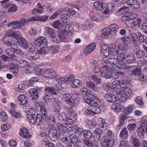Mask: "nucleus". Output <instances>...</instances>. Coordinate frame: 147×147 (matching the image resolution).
<instances>
[{
  "label": "nucleus",
  "instance_id": "3",
  "mask_svg": "<svg viewBox=\"0 0 147 147\" xmlns=\"http://www.w3.org/2000/svg\"><path fill=\"white\" fill-rule=\"evenodd\" d=\"M33 21V17L29 18L27 20L25 18H22L19 20H16L10 22L8 24L7 26L8 27H10L15 25L16 26V27L14 28L13 26V28L21 29L22 26H25L29 22Z\"/></svg>",
  "mask_w": 147,
  "mask_h": 147
},
{
  "label": "nucleus",
  "instance_id": "61",
  "mask_svg": "<svg viewBox=\"0 0 147 147\" xmlns=\"http://www.w3.org/2000/svg\"><path fill=\"white\" fill-rule=\"evenodd\" d=\"M91 79L97 84H99L101 83L100 79V78L97 77L96 76L94 75H92L91 76Z\"/></svg>",
  "mask_w": 147,
  "mask_h": 147
},
{
  "label": "nucleus",
  "instance_id": "55",
  "mask_svg": "<svg viewBox=\"0 0 147 147\" xmlns=\"http://www.w3.org/2000/svg\"><path fill=\"white\" fill-rule=\"evenodd\" d=\"M127 62L129 63H132L134 62L136 57L133 54H130L127 56Z\"/></svg>",
  "mask_w": 147,
  "mask_h": 147
},
{
  "label": "nucleus",
  "instance_id": "34",
  "mask_svg": "<svg viewBox=\"0 0 147 147\" xmlns=\"http://www.w3.org/2000/svg\"><path fill=\"white\" fill-rule=\"evenodd\" d=\"M30 98L31 100H36L38 98V95L36 92L35 89H31L29 90Z\"/></svg>",
  "mask_w": 147,
  "mask_h": 147
},
{
  "label": "nucleus",
  "instance_id": "56",
  "mask_svg": "<svg viewBox=\"0 0 147 147\" xmlns=\"http://www.w3.org/2000/svg\"><path fill=\"white\" fill-rule=\"evenodd\" d=\"M45 28L46 30V32L48 33L49 36H52L54 34L55 30L53 28L49 27H45Z\"/></svg>",
  "mask_w": 147,
  "mask_h": 147
},
{
  "label": "nucleus",
  "instance_id": "20",
  "mask_svg": "<svg viewBox=\"0 0 147 147\" xmlns=\"http://www.w3.org/2000/svg\"><path fill=\"white\" fill-rule=\"evenodd\" d=\"M114 140L112 139H106L101 143V145L102 147H111L114 144Z\"/></svg>",
  "mask_w": 147,
  "mask_h": 147
},
{
  "label": "nucleus",
  "instance_id": "18",
  "mask_svg": "<svg viewBox=\"0 0 147 147\" xmlns=\"http://www.w3.org/2000/svg\"><path fill=\"white\" fill-rule=\"evenodd\" d=\"M17 62L19 64V66L20 67H26L27 68H26L25 69L26 70V73H30L29 71V69H30V67H31L29 65L28 62L22 59L18 60Z\"/></svg>",
  "mask_w": 147,
  "mask_h": 147
},
{
  "label": "nucleus",
  "instance_id": "10",
  "mask_svg": "<svg viewBox=\"0 0 147 147\" xmlns=\"http://www.w3.org/2000/svg\"><path fill=\"white\" fill-rule=\"evenodd\" d=\"M42 75L45 78L51 79L57 78L55 71L51 68L45 69L42 71Z\"/></svg>",
  "mask_w": 147,
  "mask_h": 147
},
{
  "label": "nucleus",
  "instance_id": "5",
  "mask_svg": "<svg viewBox=\"0 0 147 147\" xmlns=\"http://www.w3.org/2000/svg\"><path fill=\"white\" fill-rule=\"evenodd\" d=\"M27 117L29 122L31 124H35L36 125H40L42 121L41 115L40 114L27 115Z\"/></svg>",
  "mask_w": 147,
  "mask_h": 147
},
{
  "label": "nucleus",
  "instance_id": "7",
  "mask_svg": "<svg viewBox=\"0 0 147 147\" xmlns=\"http://www.w3.org/2000/svg\"><path fill=\"white\" fill-rule=\"evenodd\" d=\"M110 68L107 65H104L100 69V75L102 77L106 78H112V72L111 73Z\"/></svg>",
  "mask_w": 147,
  "mask_h": 147
},
{
  "label": "nucleus",
  "instance_id": "59",
  "mask_svg": "<svg viewBox=\"0 0 147 147\" xmlns=\"http://www.w3.org/2000/svg\"><path fill=\"white\" fill-rule=\"evenodd\" d=\"M121 39L124 44L126 45H128L131 43L129 37H122Z\"/></svg>",
  "mask_w": 147,
  "mask_h": 147
},
{
  "label": "nucleus",
  "instance_id": "11",
  "mask_svg": "<svg viewBox=\"0 0 147 147\" xmlns=\"http://www.w3.org/2000/svg\"><path fill=\"white\" fill-rule=\"evenodd\" d=\"M141 122L140 126L137 129L139 135L143 136L145 133H147V122L146 123L145 119H142Z\"/></svg>",
  "mask_w": 147,
  "mask_h": 147
},
{
  "label": "nucleus",
  "instance_id": "27",
  "mask_svg": "<svg viewBox=\"0 0 147 147\" xmlns=\"http://www.w3.org/2000/svg\"><path fill=\"white\" fill-rule=\"evenodd\" d=\"M124 73L121 71H113L112 72V78L114 79H116L119 78H121L124 76Z\"/></svg>",
  "mask_w": 147,
  "mask_h": 147
},
{
  "label": "nucleus",
  "instance_id": "54",
  "mask_svg": "<svg viewBox=\"0 0 147 147\" xmlns=\"http://www.w3.org/2000/svg\"><path fill=\"white\" fill-rule=\"evenodd\" d=\"M53 98V96L51 94H49L45 92L43 96V98L45 100H50Z\"/></svg>",
  "mask_w": 147,
  "mask_h": 147
},
{
  "label": "nucleus",
  "instance_id": "24",
  "mask_svg": "<svg viewBox=\"0 0 147 147\" xmlns=\"http://www.w3.org/2000/svg\"><path fill=\"white\" fill-rule=\"evenodd\" d=\"M57 131V135L60 137L63 136L67 131V128L63 125V124L59 125Z\"/></svg>",
  "mask_w": 147,
  "mask_h": 147
},
{
  "label": "nucleus",
  "instance_id": "9",
  "mask_svg": "<svg viewBox=\"0 0 147 147\" xmlns=\"http://www.w3.org/2000/svg\"><path fill=\"white\" fill-rule=\"evenodd\" d=\"M142 21L140 18L129 19L126 23V24L130 28H133L137 26L140 27Z\"/></svg>",
  "mask_w": 147,
  "mask_h": 147
},
{
  "label": "nucleus",
  "instance_id": "8",
  "mask_svg": "<svg viewBox=\"0 0 147 147\" xmlns=\"http://www.w3.org/2000/svg\"><path fill=\"white\" fill-rule=\"evenodd\" d=\"M126 57V55L124 53H120L117 56V59L119 61L118 64L120 66L119 67L123 70L126 69L128 68V67L125 65L126 61H124Z\"/></svg>",
  "mask_w": 147,
  "mask_h": 147
},
{
  "label": "nucleus",
  "instance_id": "62",
  "mask_svg": "<svg viewBox=\"0 0 147 147\" xmlns=\"http://www.w3.org/2000/svg\"><path fill=\"white\" fill-rule=\"evenodd\" d=\"M71 96L69 94H65L63 97V100L66 102H68L69 101L71 100Z\"/></svg>",
  "mask_w": 147,
  "mask_h": 147
},
{
  "label": "nucleus",
  "instance_id": "29",
  "mask_svg": "<svg viewBox=\"0 0 147 147\" xmlns=\"http://www.w3.org/2000/svg\"><path fill=\"white\" fill-rule=\"evenodd\" d=\"M44 90L46 93L51 94L52 95H56L58 90L52 87L47 86L45 87Z\"/></svg>",
  "mask_w": 147,
  "mask_h": 147
},
{
  "label": "nucleus",
  "instance_id": "1",
  "mask_svg": "<svg viewBox=\"0 0 147 147\" xmlns=\"http://www.w3.org/2000/svg\"><path fill=\"white\" fill-rule=\"evenodd\" d=\"M120 82L121 89H118L115 92L117 94V97L119 100L121 102H124L128 97H129L131 95L132 89L130 84L127 83L126 81L122 80Z\"/></svg>",
  "mask_w": 147,
  "mask_h": 147
},
{
  "label": "nucleus",
  "instance_id": "15",
  "mask_svg": "<svg viewBox=\"0 0 147 147\" xmlns=\"http://www.w3.org/2000/svg\"><path fill=\"white\" fill-rule=\"evenodd\" d=\"M15 38L13 40L16 41L21 46L23 47L25 49H27L28 47V43L24 37H13Z\"/></svg>",
  "mask_w": 147,
  "mask_h": 147
},
{
  "label": "nucleus",
  "instance_id": "40",
  "mask_svg": "<svg viewBox=\"0 0 147 147\" xmlns=\"http://www.w3.org/2000/svg\"><path fill=\"white\" fill-rule=\"evenodd\" d=\"M15 38L13 37L12 38L10 37H4L3 41L5 45L9 46L12 42H15V41L13 40Z\"/></svg>",
  "mask_w": 147,
  "mask_h": 147
},
{
  "label": "nucleus",
  "instance_id": "60",
  "mask_svg": "<svg viewBox=\"0 0 147 147\" xmlns=\"http://www.w3.org/2000/svg\"><path fill=\"white\" fill-rule=\"evenodd\" d=\"M113 86L114 88H116V89H119V87L121 88V83L118 81H115L113 83Z\"/></svg>",
  "mask_w": 147,
  "mask_h": 147
},
{
  "label": "nucleus",
  "instance_id": "48",
  "mask_svg": "<svg viewBox=\"0 0 147 147\" xmlns=\"http://www.w3.org/2000/svg\"><path fill=\"white\" fill-rule=\"evenodd\" d=\"M74 79V76L73 75H70L68 77L65 78V83L70 84L72 83Z\"/></svg>",
  "mask_w": 147,
  "mask_h": 147
},
{
  "label": "nucleus",
  "instance_id": "4",
  "mask_svg": "<svg viewBox=\"0 0 147 147\" xmlns=\"http://www.w3.org/2000/svg\"><path fill=\"white\" fill-rule=\"evenodd\" d=\"M118 46V48L116 47L115 44L113 43L111 44L110 46V51L109 50V49L102 51L105 57H107L110 54L113 56H115L117 54V50L119 49L121 50L123 49V48L121 47V44H119Z\"/></svg>",
  "mask_w": 147,
  "mask_h": 147
},
{
  "label": "nucleus",
  "instance_id": "39",
  "mask_svg": "<svg viewBox=\"0 0 147 147\" xmlns=\"http://www.w3.org/2000/svg\"><path fill=\"white\" fill-rule=\"evenodd\" d=\"M139 48L137 47V48L135 49H138V51H135V54H136L137 57L139 58H141L144 57L145 55V52L143 50H138V49Z\"/></svg>",
  "mask_w": 147,
  "mask_h": 147
},
{
  "label": "nucleus",
  "instance_id": "2",
  "mask_svg": "<svg viewBox=\"0 0 147 147\" xmlns=\"http://www.w3.org/2000/svg\"><path fill=\"white\" fill-rule=\"evenodd\" d=\"M52 25L55 28L63 29V34L65 36H70L73 34V30L69 25H66L65 27V29H64V26H63V24L59 22L58 21H57L54 22L52 23Z\"/></svg>",
  "mask_w": 147,
  "mask_h": 147
},
{
  "label": "nucleus",
  "instance_id": "25",
  "mask_svg": "<svg viewBox=\"0 0 147 147\" xmlns=\"http://www.w3.org/2000/svg\"><path fill=\"white\" fill-rule=\"evenodd\" d=\"M19 104L21 105H24L27 104L28 102V98L23 94H20L18 96Z\"/></svg>",
  "mask_w": 147,
  "mask_h": 147
},
{
  "label": "nucleus",
  "instance_id": "57",
  "mask_svg": "<svg viewBox=\"0 0 147 147\" xmlns=\"http://www.w3.org/2000/svg\"><path fill=\"white\" fill-rule=\"evenodd\" d=\"M65 10L66 12L68 13L67 14L70 16L74 15L76 13L75 11L72 8L66 7Z\"/></svg>",
  "mask_w": 147,
  "mask_h": 147
},
{
  "label": "nucleus",
  "instance_id": "35",
  "mask_svg": "<svg viewBox=\"0 0 147 147\" xmlns=\"http://www.w3.org/2000/svg\"><path fill=\"white\" fill-rule=\"evenodd\" d=\"M5 8H7V12L8 13H12L16 11L17 10V7L14 4H9L7 5Z\"/></svg>",
  "mask_w": 147,
  "mask_h": 147
},
{
  "label": "nucleus",
  "instance_id": "41",
  "mask_svg": "<svg viewBox=\"0 0 147 147\" xmlns=\"http://www.w3.org/2000/svg\"><path fill=\"white\" fill-rule=\"evenodd\" d=\"M128 136V132L126 128H124L121 131L120 137L122 139H126Z\"/></svg>",
  "mask_w": 147,
  "mask_h": 147
},
{
  "label": "nucleus",
  "instance_id": "17",
  "mask_svg": "<svg viewBox=\"0 0 147 147\" xmlns=\"http://www.w3.org/2000/svg\"><path fill=\"white\" fill-rule=\"evenodd\" d=\"M19 134L22 137L26 139L29 138L31 137L28 129L24 127L20 129Z\"/></svg>",
  "mask_w": 147,
  "mask_h": 147
},
{
  "label": "nucleus",
  "instance_id": "63",
  "mask_svg": "<svg viewBox=\"0 0 147 147\" xmlns=\"http://www.w3.org/2000/svg\"><path fill=\"white\" fill-rule=\"evenodd\" d=\"M132 106H130L125 108L124 110L126 113L129 114L132 112Z\"/></svg>",
  "mask_w": 147,
  "mask_h": 147
},
{
  "label": "nucleus",
  "instance_id": "6",
  "mask_svg": "<svg viewBox=\"0 0 147 147\" xmlns=\"http://www.w3.org/2000/svg\"><path fill=\"white\" fill-rule=\"evenodd\" d=\"M84 102L91 106H100V102L97 98L92 94H89L88 97L84 99Z\"/></svg>",
  "mask_w": 147,
  "mask_h": 147
},
{
  "label": "nucleus",
  "instance_id": "38",
  "mask_svg": "<svg viewBox=\"0 0 147 147\" xmlns=\"http://www.w3.org/2000/svg\"><path fill=\"white\" fill-rule=\"evenodd\" d=\"M59 103L60 102L59 100H55L53 107L55 112L58 113L60 112V109L59 106Z\"/></svg>",
  "mask_w": 147,
  "mask_h": 147
},
{
  "label": "nucleus",
  "instance_id": "32",
  "mask_svg": "<svg viewBox=\"0 0 147 147\" xmlns=\"http://www.w3.org/2000/svg\"><path fill=\"white\" fill-rule=\"evenodd\" d=\"M116 60L113 58H109L105 57L103 58L102 63L104 64L105 63H110V64H115Z\"/></svg>",
  "mask_w": 147,
  "mask_h": 147
},
{
  "label": "nucleus",
  "instance_id": "53",
  "mask_svg": "<svg viewBox=\"0 0 147 147\" xmlns=\"http://www.w3.org/2000/svg\"><path fill=\"white\" fill-rule=\"evenodd\" d=\"M7 119V116L4 111L2 112L0 114V121H5Z\"/></svg>",
  "mask_w": 147,
  "mask_h": 147
},
{
  "label": "nucleus",
  "instance_id": "23",
  "mask_svg": "<svg viewBox=\"0 0 147 147\" xmlns=\"http://www.w3.org/2000/svg\"><path fill=\"white\" fill-rule=\"evenodd\" d=\"M42 128H43V131L40 132V135L41 137L43 138V141H47V140L49 141L50 138L49 134L48 135V134L49 129L45 127Z\"/></svg>",
  "mask_w": 147,
  "mask_h": 147
},
{
  "label": "nucleus",
  "instance_id": "28",
  "mask_svg": "<svg viewBox=\"0 0 147 147\" xmlns=\"http://www.w3.org/2000/svg\"><path fill=\"white\" fill-rule=\"evenodd\" d=\"M102 35L105 36H115V33L112 32L108 28H105L102 30Z\"/></svg>",
  "mask_w": 147,
  "mask_h": 147
},
{
  "label": "nucleus",
  "instance_id": "37",
  "mask_svg": "<svg viewBox=\"0 0 147 147\" xmlns=\"http://www.w3.org/2000/svg\"><path fill=\"white\" fill-rule=\"evenodd\" d=\"M93 5L97 10L99 11H102L105 8L103 3L99 1L94 2Z\"/></svg>",
  "mask_w": 147,
  "mask_h": 147
},
{
  "label": "nucleus",
  "instance_id": "64",
  "mask_svg": "<svg viewBox=\"0 0 147 147\" xmlns=\"http://www.w3.org/2000/svg\"><path fill=\"white\" fill-rule=\"evenodd\" d=\"M138 78L142 81L144 82H146L147 80L146 76L142 74H140L138 76Z\"/></svg>",
  "mask_w": 147,
  "mask_h": 147
},
{
  "label": "nucleus",
  "instance_id": "33",
  "mask_svg": "<svg viewBox=\"0 0 147 147\" xmlns=\"http://www.w3.org/2000/svg\"><path fill=\"white\" fill-rule=\"evenodd\" d=\"M112 109L113 110L116 111L117 112L121 111L123 108V106L120 103L118 102L113 104L111 106Z\"/></svg>",
  "mask_w": 147,
  "mask_h": 147
},
{
  "label": "nucleus",
  "instance_id": "49",
  "mask_svg": "<svg viewBox=\"0 0 147 147\" xmlns=\"http://www.w3.org/2000/svg\"><path fill=\"white\" fill-rule=\"evenodd\" d=\"M83 135L86 139H89L92 137V134L89 130H85L83 132Z\"/></svg>",
  "mask_w": 147,
  "mask_h": 147
},
{
  "label": "nucleus",
  "instance_id": "19",
  "mask_svg": "<svg viewBox=\"0 0 147 147\" xmlns=\"http://www.w3.org/2000/svg\"><path fill=\"white\" fill-rule=\"evenodd\" d=\"M126 3L132 9H138L140 6L139 3L136 0H128Z\"/></svg>",
  "mask_w": 147,
  "mask_h": 147
},
{
  "label": "nucleus",
  "instance_id": "42",
  "mask_svg": "<svg viewBox=\"0 0 147 147\" xmlns=\"http://www.w3.org/2000/svg\"><path fill=\"white\" fill-rule=\"evenodd\" d=\"M60 18L61 21L63 22L68 23L70 17L67 13H62L60 15Z\"/></svg>",
  "mask_w": 147,
  "mask_h": 147
},
{
  "label": "nucleus",
  "instance_id": "30",
  "mask_svg": "<svg viewBox=\"0 0 147 147\" xmlns=\"http://www.w3.org/2000/svg\"><path fill=\"white\" fill-rule=\"evenodd\" d=\"M47 42L45 37H38L34 41V44L37 46H40L42 44H45Z\"/></svg>",
  "mask_w": 147,
  "mask_h": 147
},
{
  "label": "nucleus",
  "instance_id": "43",
  "mask_svg": "<svg viewBox=\"0 0 147 147\" xmlns=\"http://www.w3.org/2000/svg\"><path fill=\"white\" fill-rule=\"evenodd\" d=\"M9 113L13 117L18 118L20 116V113L15 111L13 109H11L9 110Z\"/></svg>",
  "mask_w": 147,
  "mask_h": 147
},
{
  "label": "nucleus",
  "instance_id": "21",
  "mask_svg": "<svg viewBox=\"0 0 147 147\" xmlns=\"http://www.w3.org/2000/svg\"><path fill=\"white\" fill-rule=\"evenodd\" d=\"M116 98L115 96L113 94H106L105 95V98L107 101L110 102H115L119 100V99L117 97Z\"/></svg>",
  "mask_w": 147,
  "mask_h": 147
},
{
  "label": "nucleus",
  "instance_id": "26",
  "mask_svg": "<svg viewBox=\"0 0 147 147\" xmlns=\"http://www.w3.org/2000/svg\"><path fill=\"white\" fill-rule=\"evenodd\" d=\"M44 120L47 122L48 125L49 126H53L55 124L56 120L53 117H49L47 116L45 117Z\"/></svg>",
  "mask_w": 147,
  "mask_h": 147
},
{
  "label": "nucleus",
  "instance_id": "58",
  "mask_svg": "<svg viewBox=\"0 0 147 147\" xmlns=\"http://www.w3.org/2000/svg\"><path fill=\"white\" fill-rule=\"evenodd\" d=\"M48 50L50 51L52 54H55L58 52V50L57 48L53 46L48 47Z\"/></svg>",
  "mask_w": 147,
  "mask_h": 147
},
{
  "label": "nucleus",
  "instance_id": "46",
  "mask_svg": "<svg viewBox=\"0 0 147 147\" xmlns=\"http://www.w3.org/2000/svg\"><path fill=\"white\" fill-rule=\"evenodd\" d=\"M109 28L112 32L115 33V36L116 34L117 31L119 29V26L118 25L115 24H113L109 26Z\"/></svg>",
  "mask_w": 147,
  "mask_h": 147
},
{
  "label": "nucleus",
  "instance_id": "16",
  "mask_svg": "<svg viewBox=\"0 0 147 147\" xmlns=\"http://www.w3.org/2000/svg\"><path fill=\"white\" fill-rule=\"evenodd\" d=\"M22 34L18 31H13L12 30H9L6 32L5 36V37H21Z\"/></svg>",
  "mask_w": 147,
  "mask_h": 147
},
{
  "label": "nucleus",
  "instance_id": "31",
  "mask_svg": "<svg viewBox=\"0 0 147 147\" xmlns=\"http://www.w3.org/2000/svg\"><path fill=\"white\" fill-rule=\"evenodd\" d=\"M86 86L94 92H97L98 90V88L95 86V84L92 82H87L86 83Z\"/></svg>",
  "mask_w": 147,
  "mask_h": 147
},
{
  "label": "nucleus",
  "instance_id": "47",
  "mask_svg": "<svg viewBox=\"0 0 147 147\" xmlns=\"http://www.w3.org/2000/svg\"><path fill=\"white\" fill-rule=\"evenodd\" d=\"M81 83L78 80L75 79L74 80L71 85L72 87L74 88L75 87H78L81 86Z\"/></svg>",
  "mask_w": 147,
  "mask_h": 147
},
{
  "label": "nucleus",
  "instance_id": "52",
  "mask_svg": "<svg viewBox=\"0 0 147 147\" xmlns=\"http://www.w3.org/2000/svg\"><path fill=\"white\" fill-rule=\"evenodd\" d=\"M98 126L102 128H104L105 126H106V124L105 121L102 118H99L98 121Z\"/></svg>",
  "mask_w": 147,
  "mask_h": 147
},
{
  "label": "nucleus",
  "instance_id": "44",
  "mask_svg": "<svg viewBox=\"0 0 147 147\" xmlns=\"http://www.w3.org/2000/svg\"><path fill=\"white\" fill-rule=\"evenodd\" d=\"M132 143L134 147H139L140 146V143L138 138H132Z\"/></svg>",
  "mask_w": 147,
  "mask_h": 147
},
{
  "label": "nucleus",
  "instance_id": "12",
  "mask_svg": "<svg viewBox=\"0 0 147 147\" xmlns=\"http://www.w3.org/2000/svg\"><path fill=\"white\" fill-rule=\"evenodd\" d=\"M49 134L50 139L53 141H56L57 138V130L53 127L49 129Z\"/></svg>",
  "mask_w": 147,
  "mask_h": 147
},
{
  "label": "nucleus",
  "instance_id": "22",
  "mask_svg": "<svg viewBox=\"0 0 147 147\" xmlns=\"http://www.w3.org/2000/svg\"><path fill=\"white\" fill-rule=\"evenodd\" d=\"M79 141H78V138L74 136L71 139V141L68 144V147H78L79 146Z\"/></svg>",
  "mask_w": 147,
  "mask_h": 147
},
{
  "label": "nucleus",
  "instance_id": "14",
  "mask_svg": "<svg viewBox=\"0 0 147 147\" xmlns=\"http://www.w3.org/2000/svg\"><path fill=\"white\" fill-rule=\"evenodd\" d=\"M96 47L95 42H92L86 46L84 51V53L85 55H87L92 53L95 49Z\"/></svg>",
  "mask_w": 147,
  "mask_h": 147
},
{
  "label": "nucleus",
  "instance_id": "36",
  "mask_svg": "<svg viewBox=\"0 0 147 147\" xmlns=\"http://www.w3.org/2000/svg\"><path fill=\"white\" fill-rule=\"evenodd\" d=\"M49 17L48 16H36L33 17V21H40L42 22H45L48 19Z\"/></svg>",
  "mask_w": 147,
  "mask_h": 147
},
{
  "label": "nucleus",
  "instance_id": "45",
  "mask_svg": "<svg viewBox=\"0 0 147 147\" xmlns=\"http://www.w3.org/2000/svg\"><path fill=\"white\" fill-rule=\"evenodd\" d=\"M141 72V69L139 67H137L132 70L131 71V74L133 76L137 75L138 76L140 74Z\"/></svg>",
  "mask_w": 147,
  "mask_h": 147
},
{
  "label": "nucleus",
  "instance_id": "50",
  "mask_svg": "<svg viewBox=\"0 0 147 147\" xmlns=\"http://www.w3.org/2000/svg\"><path fill=\"white\" fill-rule=\"evenodd\" d=\"M14 51H13L12 49L9 48L7 49L5 52L7 55L11 57V59H12V57L14 58L15 56L13 53Z\"/></svg>",
  "mask_w": 147,
  "mask_h": 147
},
{
  "label": "nucleus",
  "instance_id": "13",
  "mask_svg": "<svg viewBox=\"0 0 147 147\" xmlns=\"http://www.w3.org/2000/svg\"><path fill=\"white\" fill-rule=\"evenodd\" d=\"M48 47H43L39 50H38L37 52L38 54L36 53H35V55H31V57L33 60H35L37 59L39 57V54H44L48 52Z\"/></svg>",
  "mask_w": 147,
  "mask_h": 147
},
{
  "label": "nucleus",
  "instance_id": "51",
  "mask_svg": "<svg viewBox=\"0 0 147 147\" xmlns=\"http://www.w3.org/2000/svg\"><path fill=\"white\" fill-rule=\"evenodd\" d=\"M42 145L44 147H55L54 144L49 142V141H43Z\"/></svg>",
  "mask_w": 147,
  "mask_h": 147
}]
</instances>
